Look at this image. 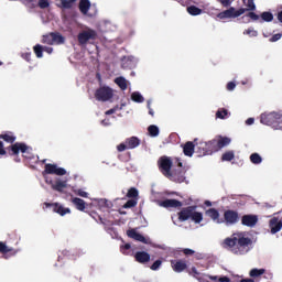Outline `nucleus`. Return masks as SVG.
Returning <instances> with one entry per match:
<instances>
[{
    "label": "nucleus",
    "mask_w": 282,
    "mask_h": 282,
    "mask_svg": "<svg viewBox=\"0 0 282 282\" xmlns=\"http://www.w3.org/2000/svg\"><path fill=\"white\" fill-rule=\"evenodd\" d=\"M196 147L198 149L199 155H210L213 151H215V147L210 144L209 142L200 141L199 143H196Z\"/></svg>",
    "instance_id": "15"
},
{
    "label": "nucleus",
    "mask_w": 282,
    "mask_h": 282,
    "mask_svg": "<svg viewBox=\"0 0 282 282\" xmlns=\"http://www.w3.org/2000/svg\"><path fill=\"white\" fill-rule=\"evenodd\" d=\"M127 235L128 237H130V239H134V241H140L141 243H151V240L149 238H145L135 229H129L127 231Z\"/></svg>",
    "instance_id": "17"
},
{
    "label": "nucleus",
    "mask_w": 282,
    "mask_h": 282,
    "mask_svg": "<svg viewBox=\"0 0 282 282\" xmlns=\"http://www.w3.org/2000/svg\"><path fill=\"white\" fill-rule=\"evenodd\" d=\"M134 259L138 263H149L151 261V254L147 251H139L135 253Z\"/></svg>",
    "instance_id": "22"
},
{
    "label": "nucleus",
    "mask_w": 282,
    "mask_h": 282,
    "mask_svg": "<svg viewBox=\"0 0 282 282\" xmlns=\"http://www.w3.org/2000/svg\"><path fill=\"white\" fill-rule=\"evenodd\" d=\"M148 109H149L150 116H154L155 112H153V109L151 108V100L148 101Z\"/></svg>",
    "instance_id": "60"
},
{
    "label": "nucleus",
    "mask_w": 282,
    "mask_h": 282,
    "mask_svg": "<svg viewBox=\"0 0 282 282\" xmlns=\"http://www.w3.org/2000/svg\"><path fill=\"white\" fill-rule=\"evenodd\" d=\"M250 162L252 164H261V162H263V158H261L259 153H252L250 155Z\"/></svg>",
    "instance_id": "34"
},
{
    "label": "nucleus",
    "mask_w": 282,
    "mask_h": 282,
    "mask_svg": "<svg viewBox=\"0 0 282 282\" xmlns=\"http://www.w3.org/2000/svg\"><path fill=\"white\" fill-rule=\"evenodd\" d=\"M206 215L210 217L214 224H224V218L219 215L217 209L210 208L206 212Z\"/></svg>",
    "instance_id": "20"
},
{
    "label": "nucleus",
    "mask_w": 282,
    "mask_h": 282,
    "mask_svg": "<svg viewBox=\"0 0 282 282\" xmlns=\"http://www.w3.org/2000/svg\"><path fill=\"white\" fill-rule=\"evenodd\" d=\"M223 219L227 226H232V224H237V221H239V214H237V212L227 210L225 212Z\"/></svg>",
    "instance_id": "16"
},
{
    "label": "nucleus",
    "mask_w": 282,
    "mask_h": 282,
    "mask_svg": "<svg viewBox=\"0 0 282 282\" xmlns=\"http://www.w3.org/2000/svg\"><path fill=\"white\" fill-rule=\"evenodd\" d=\"M248 18L252 19V21H259V19H260V17L257 13H254V12H250L248 14Z\"/></svg>",
    "instance_id": "54"
},
{
    "label": "nucleus",
    "mask_w": 282,
    "mask_h": 282,
    "mask_svg": "<svg viewBox=\"0 0 282 282\" xmlns=\"http://www.w3.org/2000/svg\"><path fill=\"white\" fill-rule=\"evenodd\" d=\"M171 264L174 272H184V270H186V262L182 260H178V261L172 260Z\"/></svg>",
    "instance_id": "24"
},
{
    "label": "nucleus",
    "mask_w": 282,
    "mask_h": 282,
    "mask_svg": "<svg viewBox=\"0 0 282 282\" xmlns=\"http://www.w3.org/2000/svg\"><path fill=\"white\" fill-rule=\"evenodd\" d=\"M162 265L161 260H156L152 265H151V270H160V267Z\"/></svg>",
    "instance_id": "52"
},
{
    "label": "nucleus",
    "mask_w": 282,
    "mask_h": 282,
    "mask_svg": "<svg viewBox=\"0 0 282 282\" xmlns=\"http://www.w3.org/2000/svg\"><path fill=\"white\" fill-rule=\"evenodd\" d=\"M187 12L188 14H192V17H198V14H202V9L191 6L187 8Z\"/></svg>",
    "instance_id": "35"
},
{
    "label": "nucleus",
    "mask_w": 282,
    "mask_h": 282,
    "mask_svg": "<svg viewBox=\"0 0 282 282\" xmlns=\"http://www.w3.org/2000/svg\"><path fill=\"white\" fill-rule=\"evenodd\" d=\"M13 250L14 249L8 247L4 242H0V252H2V254H8V252H13Z\"/></svg>",
    "instance_id": "43"
},
{
    "label": "nucleus",
    "mask_w": 282,
    "mask_h": 282,
    "mask_svg": "<svg viewBox=\"0 0 282 282\" xmlns=\"http://www.w3.org/2000/svg\"><path fill=\"white\" fill-rule=\"evenodd\" d=\"M95 98L100 102H107L113 98V89L109 88L108 86L100 87L96 90Z\"/></svg>",
    "instance_id": "10"
},
{
    "label": "nucleus",
    "mask_w": 282,
    "mask_h": 282,
    "mask_svg": "<svg viewBox=\"0 0 282 282\" xmlns=\"http://www.w3.org/2000/svg\"><path fill=\"white\" fill-rule=\"evenodd\" d=\"M183 252H184V254H186V256L195 254V251L192 250V249H184Z\"/></svg>",
    "instance_id": "58"
},
{
    "label": "nucleus",
    "mask_w": 282,
    "mask_h": 282,
    "mask_svg": "<svg viewBox=\"0 0 282 282\" xmlns=\"http://www.w3.org/2000/svg\"><path fill=\"white\" fill-rule=\"evenodd\" d=\"M13 155H19L22 153L23 158L26 160H32V148L25 145L24 143H15L11 147Z\"/></svg>",
    "instance_id": "9"
},
{
    "label": "nucleus",
    "mask_w": 282,
    "mask_h": 282,
    "mask_svg": "<svg viewBox=\"0 0 282 282\" xmlns=\"http://www.w3.org/2000/svg\"><path fill=\"white\" fill-rule=\"evenodd\" d=\"M128 197H138V191L135 188H130L128 191Z\"/></svg>",
    "instance_id": "51"
},
{
    "label": "nucleus",
    "mask_w": 282,
    "mask_h": 282,
    "mask_svg": "<svg viewBox=\"0 0 282 282\" xmlns=\"http://www.w3.org/2000/svg\"><path fill=\"white\" fill-rule=\"evenodd\" d=\"M158 205L162 208H180L182 203L177 199H165V200H158Z\"/></svg>",
    "instance_id": "19"
},
{
    "label": "nucleus",
    "mask_w": 282,
    "mask_h": 282,
    "mask_svg": "<svg viewBox=\"0 0 282 282\" xmlns=\"http://www.w3.org/2000/svg\"><path fill=\"white\" fill-rule=\"evenodd\" d=\"M216 117L220 118V120H224L225 118H228V110H226V109L218 110L216 112Z\"/></svg>",
    "instance_id": "44"
},
{
    "label": "nucleus",
    "mask_w": 282,
    "mask_h": 282,
    "mask_svg": "<svg viewBox=\"0 0 282 282\" xmlns=\"http://www.w3.org/2000/svg\"><path fill=\"white\" fill-rule=\"evenodd\" d=\"M235 87H237V85L234 82L227 84L228 91H235Z\"/></svg>",
    "instance_id": "55"
},
{
    "label": "nucleus",
    "mask_w": 282,
    "mask_h": 282,
    "mask_svg": "<svg viewBox=\"0 0 282 282\" xmlns=\"http://www.w3.org/2000/svg\"><path fill=\"white\" fill-rule=\"evenodd\" d=\"M183 153L184 155H187V158H193V153H195V143L188 141L183 147Z\"/></svg>",
    "instance_id": "25"
},
{
    "label": "nucleus",
    "mask_w": 282,
    "mask_h": 282,
    "mask_svg": "<svg viewBox=\"0 0 282 282\" xmlns=\"http://www.w3.org/2000/svg\"><path fill=\"white\" fill-rule=\"evenodd\" d=\"M89 8H91V2H89V0H80L79 10L83 14H87V12H89Z\"/></svg>",
    "instance_id": "28"
},
{
    "label": "nucleus",
    "mask_w": 282,
    "mask_h": 282,
    "mask_svg": "<svg viewBox=\"0 0 282 282\" xmlns=\"http://www.w3.org/2000/svg\"><path fill=\"white\" fill-rule=\"evenodd\" d=\"M45 182L46 184H50L53 191H57V193H63L65 188H69L68 178L56 177L55 181H52L48 177H45Z\"/></svg>",
    "instance_id": "7"
},
{
    "label": "nucleus",
    "mask_w": 282,
    "mask_h": 282,
    "mask_svg": "<svg viewBox=\"0 0 282 282\" xmlns=\"http://www.w3.org/2000/svg\"><path fill=\"white\" fill-rule=\"evenodd\" d=\"M281 36H282L281 33H278V34L273 35V36L270 39L271 43H276V41H281Z\"/></svg>",
    "instance_id": "53"
},
{
    "label": "nucleus",
    "mask_w": 282,
    "mask_h": 282,
    "mask_svg": "<svg viewBox=\"0 0 282 282\" xmlns=\"http://www.w3.org/2000/svg\"><path fill=\"white\" fill-rule=\"evenodd\" d=\"M265 272V269H252L250 271V276L257 279V276H261Z\"/></svg>",
    "instance_id": "41"
},
{
    "label": "nucleus",
    "mask_w": 282,
    "mask_h": 282,
    "mask_svg": "<svg viewBox=\"0 0 282 282\" xmlns=\"http://www.w3.org/2000/svg\"><path fill=\"white\" fill-rule=\"evenodd\" d=\"M73 193H75V195H78L79 197H84V198L89 197V193H87L83 188H73Z\"/></svg>",
    "instance_id": "38"
},
{
    "label": "nucleus",
    "mask_w": 282,
    "mask_h": 282,
    "mask_svg": "<svg viewBox=\"0 0 282 282\" xmlns=\"http://www.w3.org/2000/svg\"><path fill=\"white\" fill-rule=\"evenodd\" d=\"M0 155H6V149H3V142L0 141Z\"/></svg>",
    "instance_id": "62"
},
{
    "label": "nucleus",
    "mask_w": 282,
    "mask_h": 282,
    "mask_svg": "<svg viewBox=\"0 0 282 282\" xmlns=\"http://www.w3.org/2000/svg\"><path fill=\"white\" fill-rule=\"evenodd\" d=\"M91 206H98L102 210V208H111V203L105 198H93Z\"/></svg>",
    "instance_id": "23"
},
{
    "label": "nucleus",
    "mask_w": 282,
    "mask_h": 282,
    "mask_svg": "<svg viewBox=\"0 0 282 282\" xmlns=\"http://www.w3.org/2000/svg\"><path fill=\"white\" fill-rule=\"evenodd\" d=\"M224 243L234 254H248L252 250V239L248 232H236L231 238L225 239Z\"/></svg>",
    "instance_id": "1"
},
{
    "label": "nucleus",
    "mask_w": 282,
    "mask_h": 282,
    "mask_svg": "<svg viewBox=\"0 0 282 282\" xmlns=\"http://www.w3.org/2000/svg\"><path fill=\"white\" fill-rule=\"evenodd\" d=\"M131 249V245L130 243H126L124 246H121V252L123 254H127V251L124 250H130Z\"/></svg>",
    "instance_id": "56"
},
{
    "label": "nucleus",
    "mask_w": 282,
    "mask_h": 282,
    "mask_svg": "<svg viewBox=\"0 0 282 282\" xmlns=\"http://www.w3.org/2000/svg\"><path fill=\"white\" fill-rule=\"evenodd\" d=\"M44 174L46 175H57L58 177H63V175H67V170L57 166L56 164H46Z\"/></svg>",
    "instance_id": "12"
},
{
    "label": "nucleus",
    "mask_w": 282,
    "mask_h": 282,
    "mask_svg": "<svg viewBox=\"0 0 282 282\" xmlns=\"http://www.w3.org/2000/svg\"><path fill=\"white\" fill-rule=\"evenodd\" d=\"M192 274L193 276H195V279H197L199 282H230V279L228 276H210V275H206V274H202L197 271L196 268H192Z\"/></svg>",
    "instance_id": "5"
},
{
    "label": "nucleus",
    "mask_w": 282,
    "mask_h": 282,
    "mask_svg": "<svg viewBox=\"0 0 282 282\" xmlns=\"http://www.w3.org/2000/svg\"><path fill=\"white\" fill-rule=\"evenodd\" d=\"M243 6L248 8L247 10H257V6L254 4V0H242Z\"/></svg>",
    "instance_id": "42"
},
{
    "label": "nucleus",
    "mask_w": 282,
    "mask_h": 282,
    "mask_svg": "<svg viewBox=\"0 0 282 282\" xmlns=\"http://www.w3.org/2000/svg\"><path fill=\"white\" fill-rule=\"evenodd\" d=\"M39 7L42 9L50 8V2L47 0H40Z\"/></svg>",
    "instance_id": "50"
},
{
    "label": "nucleus",
    "mask_w": 282,
    "mask_h": 282,
    "mask_svg": "<svg viewBox=\"0 0 282 282\" xmlns=\"http://www.w3.org/2000/svg\"><path fill=\"white\" fill-rule=\"evenodd\" d=\"M101 124H102L104 127H109V124H111V120L105 119V120L101 121Z\"/></svg>",
    "instance_id": "59"
},
{
    "label": "nucleus",
    "mask_w": 282,
    "mask_h": 282,
    "mask_svg": "<svg viewBox=\"0 0 282 282\" xmlns=\"http://www.w3.org/2000/svg\"><path fill=\"white\" fill-rule=\"evenodd\" d=\"M33 52H34V54L37 56V58H43V45L36 44V45L33 47Z\"/></svg>",
    "instance_id": "37"
},
{
    "label": "nucleus",
    "mask_w": 282,
    "mask_h": 282,
    "mask_svg": "<svg viewBox=\"0 0 282 282\" xmlns=\"http://www.w3.org/2000/svg\"><path fill=\"white\" fill-rule=\"evenodd\" d=\"M117 150L122 153V151H127L129 150V148L127 147V142L124 141L123 143H120L118 147H117Z\"/></svg>",
    "instance_id": "49"
},
{
    "label": "nucleus",
    "mask_w": 282,
    "mask_h": 282,
    "mask_svg": "<svg viewBox=\"0 0 282 282\" xmlns=\"http://www.w3.org/2000/svg\"><path fill=\"white\" fill-rule=\"evenodd\" d=\"M243 226H248L249 228H252L257 226V223L259 221V218L254 215H245L241 219Z\"/></svg>",
    "instance_id": "21"
},
{
    "label": "nucleus",
    "mask_w": 282,
    "mask_h": 282,
    "mask_svg": "<svg viewBox=\"0 0 282 282\" xmlns=\"http://www.w3.org/2000/svg\"><path fill=\"white\" fill-rule=\"evenodd\" d=\"M148 131H149L150 135H152V138L160 135V129L158 128V126H150L148 128Z\"/></svg>",
    "instance_id": "40"
},
{
    "label": "nucleus",
    "mask_w": 282,
    "mask_h": 282,
    "mask_svg": "<svg viewBox=\"0 0 282 282\" xmlns=\"http://www.w3.org/2000/svg\"><path fill=\"white\" fill-rule=\"evenodd\" d=\"M116 85H118V87H120V89H122V91H124L127 89V87H129V80H127L124 77H117L115 79Z\"/></svg>",
    "instance_id": "27"
},
{
    "label": "nucleus",
    "mask_w": 282,
    "mask_h": 282,
    "mask_svg": "<svg viewBox=\"0 0 282 282\" xmlns=\"http://www.w3.org/2000/svg\"><path fill=\"white\" fill-rule=\"evenodd\" d=\"M44 206L45 208H53V213H57V215H61V217H65V215H69V213H72V209L63 206L59 203H44Z\"/></svg>",
    "instance_id": "13"
},
{
    "label": "nucleus",
    "mask_w": 282,
    "mask_h": 282,
    "mask_svg": "<svg viewBox=\"0 0 282 282\" xmlns=\"http://www.w3.org/2000/svg\"><path fill=\"white\" fill-rule=\"evenodd\" d=\"M243 34L247 36H250V39H254V37L259 36V32L252 28L245 30Z\"/></svg>",
    "instance_id": "36"
},
{
    "label": "nucleus",
    "mask_w": 282,
    "mask_h": 282,
    "mask_svg": "<svg viewBox=\"0 0 282 282\" xmlns=\"http://www.w3.org/2000/svg\"><path fill=\"white\" fill-rule=\"evenodd\" d=\"M241 282H254L253 280L247 279V280H241Z\"/></svg>",
    "instance_id": "64"
},
{
    "label": "nucleus",
    "mask_w": 282,
    "mask_h": 282,
    "mask_svg": "<svg viewBox=\"0 0 282 282\" xmlns=\"http://www.w3.org/2000/svg\"><path fill=\"white\" fill-rule=\"evenodd\" d=\"M0 138L2 140H4V142H14V140H17V137H14V134L12 132H7L4 134H1Z\"/></svg>",
    "instance_id": "33"
},
{
    "label": "nucleus",
    "mask_w": 282,
    "mask_h": 282,
    "mask_svg": "<svg viewBox=\"0 0 282 282\" xmlns=\"http://www.w3.org/2000/svg\"><path fill=\"white\" fill-rule=\"evenodd\" d=\"M22 56H23V58H25V61H30L31 53H26V54H24Z\"/></svg>",
    "instance_id": "63"
},
{
    "label": "nucleus",
    "mask_w": 282,
    "mask_h": 282,
    "mask_svg": "<svg viewBox=\"0 0 282 282\" xmlns=\"http://www.w3.org/2000/svg\"><path fill=\"white\" fill-rule=\"evenodd\" d=\"M43 52H46V54H52V52H54V48L50 46H43Z\"/></svg>",
    "instance_id": "57"
},
{
    "label": "nucleus",
    "mask_w": 282,
    "mask_h": 282,
    "mask_svg": "<svg viewBox=\"0 0 282 282\" xmlns=\"http://www.w3.org/2000/svg\"><path fill=\"white\" fill-rule=\"evenodd\" d=\"M246 10L243 8L236 9L234 7H230L229 9L221 11L217 14V19H220V21H224L226 19H237L241 17V14H246Z\"/></svg>",
    "instance_id": "6"
},
{
    "label": "nucleus",
    "mask_w": 282,
    "mask_h": 282,
    "mask_svg": "<svg viewBox=\"0 0 282 282\" xmlns=\"http://www.w3.org/2000/svg\"><path fill=\"white\" fill-rule=\"evenodd\" d=\"M260 122L268 127H273V129H282V115L276 112L262 113Z\"/></svg>",
    "instance_id": "4"
},
{
    "label": "nucleus",
    "mask_w": 282,
    "mask_h": 282,
    "mask_svg": "<svg viewBox=\"0 0 282 282\" xmlns=\"http://www.w3.org/2000/svg\"><path fill=\"white\" fill-rule=\"evenodd\" d=\"M273 20H274V15L271 12L265 11V12H262L260 15V23L263 21L265 23H270Z\"/></svg>",
    "instance_id": "29"
},
{
    "label": "nucleus",
    "mask_w": 282,
    "mask_h": 282,
    "mask_svg": "<svg viewBox=\"0 0 282 282\" xmlns=\"http://www.w3.org/2000/svg\"><path fill=\"white\" fill-rule=\"evenodd\" d=\"M64 42L65 37L56 33H50L48 35H44L42 39V43H46V45H61V43Z\"/></svg>",
    "instance_id": "11"
},
{
    "label": "nucleus",
    "mask_w": 282,
    "mask_h": 282,
    "mask_svg": "<svg viewBox=\"0 0 282 282\" xmlns=\"http://www.w3.org/2000/svg\"><path fill=\"white\" fill-rule=\"evenodd\" d=\"M126 63H128L127 67H135V65L138 64V58L133 57V56H128L124 58Z\"/></svg>",
    "instance_id": "39"
},
{
    "label": "nucleus",
    "mask_w": 282,
    "mask_h": 282,
    "mask_svg": "<svg viewBox=\"0 0 282 282\" xmlns=\"http://www.w3.org/2000/svg\"><path fill=\"white\" fill-rule=\"evenodd\" d=\"M131 100L133 102L142 104V102H144V96H142V94L140 91H133L131 94Z\"/></svg>",
    "instance_id": "31"
},
{
    "label": "nucleus",
    "mask_w": 282,
    "mask_h": 282,
    "mask_svg": "<svg viewBox=\"0 0 282 282\" xmlns=\"http://www.w3.org/2000/svg\"><path fill=\"white\" fill-rule=\"evenodd\" d=\"M223 162H232L235 160V152L234 151H227L221 156Z\"/></svg>",
    "instance_id": "32"
},
{
    "label": "nucleus",
    "mask_w": 282,
    "mask_h": 282,
    "mask_svg": "<svg viewBox=\"0 0 282 282\" xmlns=\"http://www.w3.org/2000/svg\"><path fill=\"white\" fill-rule=\"evenodd\" d=\"M72 203L77 208V210H85V200H83V198L75 197L72 199Z\"/></svg>",
    "instance_id": "30"
},
{
    "label": "nucleus",
    "mask_w": 282,
    "mask_h": 282,
    "mask_svg": "<svg viewBox=\"0 0 282 282\" xmlns=\"http://www.w3.org/2000/svg\"><path fill=\"white\" fill-rule=\"evenodd\" d=\"M269 228L271 230V235H276V232H281L282 219L278 217L271 218L269 221Z\"/></svg>",
    "instance_id": "18"
},
{
    "label": "nucleus",
    "mask_w": 282,
    "mask_h": 282,
    "mask_svg": "<svg viewBox=\"0 0 282 282\" xmlns=\"http://www.w3.org/2000/svg\"><path fill=\"white\" fill-rule=\"evenodd\" d=\"M138 205V202L133 200V199H130L128 200L124 205H123V208H133V206H137Z\"/></svg>",
    "instance_id": "45"
},
{
    "label": "nucleus",
    "mask_w": 282,
    "mask_h": 282,
    "mask_svg": "<svg viewBox=\"0 0 282 282\" xmlns=\"http://www.w3.org/2000/svg\"><path fill=\"white\" fill-rule=\"evenodd\" d=\"M217 1H218V3L223 4L224 8H228L229 6H232V2L235 0H217Z\"/></svg>",
    "instance_id": "46"
},
{
    "label": "nucleus",
    "mask_w": 282,
    "mask_h": 282,
    "mask_svg": "<svg viewBox=\"0 0 282 282\" xmlns=\"http://www.w3.org/2000/svg\"><path fill=\"white\" fill-rule=\"evenodd\" d=\"M122 107H124V105H122L121 107L116 106L115 108L107 110L106 116H111V115L116 113V111H118V109H122Z\"/></svg>",
    "instance_id": "47"
},
{
    "label": "nucleus",
    "mask_w": 282,
    "mask_h": 282,
    "mask_svg": "<svg viewBox=\"0 0 282 282\" xmlns=\"http://www.w3.org/2000/svg\"><path fill=\"white\" fill-rule=\"evenodd\" d=\"M126 144L128 149H135L140 147V139L132 137L126 140Z\"/></svg>",
    "instance_id": "26"
},
{
    "label": "nucleus",
    "mask_w": 282,
    "mask_h": 282,
    "mask_svg": "<svg viewBox=\"0 0 282 282\" xmlns=\"http://www.w3.org/2000/svg\"><path fill=\"white\" fill-rule=\"evenodd\" d=\"M246 124H248V126L254 124V118H248V119L246 120Z\"/></svg>",
    "instance_id": "61"
},
{
    "label": "nucleus",
    "mask_w": 282,
    "mask_h": 282,
    "mask_svg": "<svg viewBox=\"0 0 282 282\" xmlns=\"http://www.w3.org/2000/svg\"><path fill=\"white\" fill-rule=\"evenodd\" d=\"M159 166L165 177H171L174 182H184V176L182 175V172H178V174H176L175 172L171 171V166H173V161H171L169 156H162L159 160Z\"/></svg>",
    "instance_id": "3"
},
{
    "label": "nucleus",
    "mask_w": 282,
    "mask_h": 282,
    "mask_svg": "<svg viewBox=\"0 0 282 282\" xmlns=\"http://www.w3.org/2000/svg\"><path fill=\"white\" fill-rule=\"evenodd\" d=\"M232 140L228 137H218L210 141V144L214 145V151H219V149H224V147H228Z\"/></svg>",
    "instance_id": "14"
},
{
    "label": "nucleus",
    "mask_w": 282,
    "mask_h": 282,
    "mask_svg": "<svg viewBox=\"0 0 282 282\" xmlns=\"http://www.w3.org/2000/svg\"><path fill=\"white\" fill-rule=\"evenodd\" d=\"M196 206L183 208L177 215L172 216V221L175 226H180V221H188L192 219L194 224H202L204 215L196 210Z\"/></svg>",
    "instance_id": "2"
},
{
    "label": "nucleus",
    "mask_w": 282,
    "mask_h": 282,
    "mask_svg": "<svg viewBox=\"0 0 282 282\" xmlns=\"http://www.w3.org/2000/svg\"><path fill=\"white\" fill-rule=\"evenodd\" d=\"M96 39H98V33L90 28H86L78 34L79 45H87L89 41H96Z\"/></svg>",
    "instance_id": "8"
},
{
    "label": "nucleus",
    "mask_w": 282,
    "mask_h": 282,
    "mask_svg": "<svg viewBox=\"0 0 282 282\" xmlns=\"http://www.w3.org/2000/svg\"><path fill=\"white\" fill-rule=\"evenodd\" d=\"M62 8L69 9L74 6L69 0H61Z\"/></svg>",
    "instance_id": "48"
}]
</instances>
